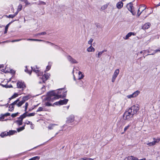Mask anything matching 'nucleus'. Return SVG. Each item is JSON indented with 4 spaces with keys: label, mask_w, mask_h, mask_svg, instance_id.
<instances>
[{
    "label": "nucleus",
    "mask_w": 160,
    "mask_h": 160,
    "mask_svg": "<svg viewBox=\"0 0 160 160\" xmlns=\"http://www.w3.org/2000/svg\"><path fill=\"white\" fill-rule=\"evenodd\" d=\"M139 110L138 106L133 105L127 110H126L123 115V118L125 120H129L134 114H136Z\"/></svg>",
    "instance_id": "1"
},
{
    "label": "nucleus",
    "mask_w": 160,
    "mask_h": 160,
    "mask_svg": "<svg viewBox=\"0 0 160 160\" xmlns=\"http://www.w3.org/2000/svg\"><path fill=\"white\" fill-rule=\"evenodd\" d=\"M62 89H59L56 91H52L48 92V93L47 99L49 101H53L54 100L60 98H63L66 97V92L63 93L62 95H59V92H58L62 90Z\"/></svg>",
    "instance_id": "2"
},
{
    "label": "nucleus",
    "mask_w": 160,
    "mask_h": 160,
    "mask_svg": "<svg viewBox=\"0 0 160 160\" xmlns=\"http://www.w3.org/2000/svg\"><path fill=\"white\" fill-rule=\"evenodd\" d=\"M19 101V100L18 99L10 104L8 107L9 108V111L11 112L12 111L14 110V106L15 104H16L17 102Z\"/></svg>",
    "instance_id": "3"
},
{
    "label": "nucleus",
    "mask_w": 160,
    "mask_h": 160,
    "mask_svg": "<svg viewBox=\"0 0 160 160\" xmlns=\"http://www.w3.org/2000/svg\"><path fill=\"white\" fill-rule=\"evenodd\" d=\"M139 93L140 91L137 90L134 92L132 94L127 96V97L128 98H133L137 96Z\"/></svg>",
    "instance_id": "4"
},
{
    "label": "nucleus",
    "mask_w": 160,
    "mask_h": 160,
    "mask_svg": "<svg viewBox=\"0 0 160 160\" xmlns=\"http://www.w3.org/2000/svg\"><path fill=\"white\" fill-rule=\"evenodd\" d=\"M127 7L128 10L130 11L133 15H134L133 12V8L134 7L133 6V4L132 2H130L127 5Z\"/></svg>",
    "instance_id": "5"
},
{
    "label": "nucleus",
    "mask_w": 160,
    "mask_h": 160,
    "mask_svg": "<svg viewBox=\"0 0 160 160\" xmlns=\"http://www.w3.org/2000/svg\"><path fill=\"white\" fill-rule=\"evenodd\" d=\"M67 58L68 61L72 64L78 63V62L76 60L72 58L69 55L68 56Z\"/></svg>",
    "instance_id": "6"
},
{
    "label": "nucleus",
    "mask_w": 160,
    "mask_h": 160,
    "mask_svg": "<svg viewBox=\"0 0 160 160\" xmlns=\"http://www.w3.org/2000/svg\"><path fill=\"white\" fill-rule=\"evenodd\" d=\"M17 86L18 88L24 89L25 87V84L23 82L18 81L17 83Z\"/></svg>",
    "instance_id": "7"
},
{
    "label": "nucleus",
    "mask_w": 160,
    "mask_h": 160,
    "mask_svg": "<svg viewBox=\"0 0 160 160\" xmlns=\"http://www.w3.org/2000/svg\"><path fill=\"white\" fill-rule=\"evenodd\" d=\"M74 120V116L73 115H71L67 118V123H71L73 122Z\"/></svg>",
    "instance_id": "8"
},
{
    "label": "nucleus",
    "mask_w": 160,
    "mask_h": 160,
    "mask_svg": "<svg viewBox=\"0 0 160 160\" xmlns=\"http://www.w3.org/2000/svg\"><path fill=\"white\" fill-rule=\"evenodd\" d=\"M154 140L152 142H149L147 143V144L149 146H152L155 145L156 143L158 142V141L157 139L154 138L153 139Z\"/></svg>",
    "instance_id": "9"
},
{
    "label": "nucleus",
    "mask_w": 160,
    "mask_h": 160,
    "mask_svg": "<svg viewBox=\"0 0 160 160\" xmlns=\"http://www.w3.org/2000/svg\"><path fill=\"white\" fill-rule=\"evenodd\" d=\"M135 33L133 32H129L125 37H123V38L125 40H127L132 35L135 36Z\"/></svg>",
    "instance_id": "10"
},
{
    "label": "nucleus",
    "mask_w": 160,
    "mask_h": 160,
    "mask_svg": "<svg viewBox=\"0 0 160 160\" xmlns=\"http://www.w3.org/2000/svg\"><path fill=\"white\" fill-rule=\"evenodd\" d=\"M49 78V74H44L42 77L43 82H44Z\"/></svg>",
    "instance_id": "11"
},
{
    "label": "nucleus",
    "mask_w": 160,
    "mask_h": 160,
    "mask_svg": "<svg viewBox=\"0 0 160 160\" xmlns=\"http://www.w3.org/2000/svg\"><path fill=\"white\" fill-rule=\"evenodd\" d=\"M124 160H138V158L132 156H130L126 157Z\"/></svg>",
    "instance_id": "12"
},
{
    "label": "nucleus",
    "mask_w": 160,
    "mask_h": 160,
    "mask_svg": "<svg viewBox=\"0 0 160 160\" xmlns=\"http://www.w3.org/2000/svg\"><path fill=\"white\" fill-rule=\"evenodd\" d=\"M151 26V24L149 22H147L144 24L142 27V29H147L149 28Z\"/></svg>",
    "instance_id": "13"
},
{
    "label": "nucleus",
    "mask_w": 160,
    "mask_h": 160,
    "mask_svg": "<svg viewBox=\"0 0 160 160\" xmlns=\"http://www.w3.org/2000/svg\"><path fill=\"white\" fill-rule=\"evenodd\" d=\"M59 101L60 103V105L66 104L68 102V99H65L63 100H61Z\"/></svg>",
    "instance_id": "14"
},
{
    "label": "nucleus",
    "mask_w": 160,
    "mask_h": 160,
    "mask_svg": "<svg viewBox=\"0 0 160 160\" xmlns=\"http://www.w3.org/2000/svg\"><path fill=\"white\" fill-rule=\"evenodd\" d=\"M57 125H58L55 124H50L48 127V128L49 130H50L53 129H54L55 126Z\"/></svg>",
    "instance_id": "15"
},
{
    "label": "nucleus",
    "mask_w": 160,
    "mask_h": 160,
    "mask_svg": "<svg viewBox=\"0 0 160 160\" xmlns=\"http://www.w3.org/2000/svg\"><path fill=\"white\" fill-rule=\"evenodd\" d=\"M123 6V3L121 1L118 2L116 5L118 9H121L122 7Z\"/></svg>",
    "instance_id": "16"
},
{
    "label": "nucleus",
    "mask_w": 160,
    "mask_h": 160,
    "mask_svg": "<svg viewBox=\"0 0 160 160\" xmlns=\"http://www.w3.org/2000/svg\"><path fill=\"white\" fill-rule=\"evenodd\" d=\"M27 112H26L24 113L22 115L20 116L18 118L19 120H21L22 121L23 118H25L26 117V113Z\"/></svg>",
    "instance_id": "17"
},
{
    "label": "nucleus",
    "mask_w": 160,
    "mask_h": 160,
    "mask_svg": "<svg viewBox=\"0 0 160 160\" xmlns=\"http://www.w3.org/2000/svg\"><path fill=\"white\" fill-rule=\"evenodd\" d=\"M25 39H17V40H12V41L11 42H18V41H19L22 40H25ZM11 41H9V40H7V41H4V42H0V43H6V42H10Z\"/></svg>",
    "instance_id": "18"
},
{
    "label": "nucleus",
    "mask_w": 160,
    "mask_h": 160,
    "mask_svg": "<svg viewBox=\"0 0 160 160\" xmlns=\"http://www.w3.org/2000/svg\"><path fill=\"white\" fill-rule=\"evenodd\" d=\"M119 69H116L114 73V74L113 75L112 77H115V78H116L117 77L119 73Z\"/></svg>",
    "instance_id": "19"
},
{
    "label": "nucleus",
    "mask_w": 160,
    "mask_h": 160,
    "mask_svg": "<svg viewBox=\"0 0 160 160\" xmlns=\"http://www.w3.org/2000/svg\"><path fill=\"white\" fill-rule=\"evenodd\" d=\"M87 51L88 52H94L95 49L92 46V45H91L90 47L87 48Z\"/></svg>",
    "instance_id": "20"
},
{
    "label": "nucleus",
    "mask_w": 160,
    "mask_h": 160,
    "mask_svg": "<svg viewBox=\"0 0 160 160\" xmlns=\"http://www.w3.org/2000/svg\"><path fill=\"white\" fill-rule=\"evenodd\" d=\"M35 67H31L32 69V70L34 72H35L36 73H37V72H38L39 71L38 68L37 66H35Z\"/></svg>",
    "instance_id": "21"
},
{
    "label": "nucleus",
    "mask_w": 160,
    "mask_h": 160,
    "mask_svg": "<svg viewBox=\"0 0 160 160\" xmlns=\"http://www.w3.org/2000/svg\"><path fill=\"white\" fill-rule=\"evenodd\" d=\"M8 135V133L6 132H2L0 134V136L2 137L3 138L5 136Z\"/></svg>",
    "instance_id": "22"
},
{
    "label": "nucleus",
    "mask_w": 160,
    "mask_h": 160,
    "mask_svg": "<svg viewBox=\"0 0 160 160\" xmlns=\"http://www.w3.org/2000/svg\"><path fill=\"white\" fill-rule=\"evenodd\" d=\"M7 132L8 133V135H11L15 133H17V132L15 130H11L9 131L8 132Z\"/></svg>",
    "instance_id": "23"
},
{
    "label": "nucleus",
    "mask_w": 160,
    "mask_h": 160,
    "mask_svg": "<svg viewBox=\"0 0 160 160\" xmlns=\"http://www.w3.org/2000/svg\"><path fill=\"white\" fill-rule=\"evenodd\" d=\"M40 158V157L38 156L33 157L30 159L29 160H38Z\"/></svg>",
    "instance_id": "24"
},
{
    "label": "nucleus",
    "mask_w": 160,
    "mask_h": 160,
    "mask_svg": "<svg viewBox=\"0 0 160 160\" xmlns=\"http://www.w3.org/2000/svg\"><path fill=\"white\" fill-rule=\"evenodd\" d=\"M18 96V94L17 93H15L13 95H12L10 98H9L10 100H11L14 98H15Z\"/></svg>",
    "instance_id": "25"
},
{
    "label": "nucleus",
    "mask_w": 160,
    "mask_h": 160,
    "mask_svg": "<svg viewBox=\"0 0 160 160\" xmlns=\"http://www.w3.org/2000/svg\"><path fill=\"white\" fill-rule=\"evenodd\" d=\"M78 74L79 76V79H81L83 78L84 76L82 74V72L79 71L78 72Z\"/></svg>",
    "instance_id": "26"
},
{
    "label": "nucleus",
    "mask_w": 160,
    "mask_h": 160,
    "mask_svg": "<svg viewBox=\"0 0 160 160\" xmlns=\"http://www.w3.org/2000/svg\"><path fill=\"white\" fill-rule=\"evenodd\" d=\"M44 110V108L43 107H40L37 109V112H40L42 111H43Z\"/></svg>",
    "instance_id": "27"
},
{
    "label": "nucleus",
    "mask_w": 160,
    "mask_h": 160,
    "mask_svg": "<svg viewBox=\"0 0 160 160\" xmlns=\"http://www.w3.org/2000/svg\"><path fill=\"white\" fill-rule=\"evenodd\" d=\"M24 129V126L22 127L19 128H17V131L18 132H19Z\"/></svg>",
    "instance_id": "28"
},
{
    "label": "nucleus",
    "mask_w": 160,
    "mask_h": 160,
    "mask_svg": "<svg viewBox=\"0 0 160 160\" xmlns=\"http://www.w3.org/2000/svg\"><path fill=\"white\" fill-rule=\"evenodd\" d=\"M22 122L21 120H18L16 122L17 123L18 125H21L22 124Z\"/></svg>",
    "instance_id": "29"
},
{
    "label": "nucleus",
    "mask_w": 160,
    "mask_h": 160,
    "mask_svg": "<svg viewBox=\"0 0 160 160\" xmlns=\"http://www.w3.org/2000/svg\"><path fill=\"white\" fill-rule=\"evenodd\" d=\"M104 51H105L104 50H103L102 51L99 52L98 54V58H100L101 57V56L102 54L104 52Z\"/></svg>",
    "instance_id": "30"
},
{
    "label": "nucleus",
    "mask_w": 160,
    "mask_h": 160,
    "mask_svg": "<svg viewBox=\"0 0 160 160\" xmlns=\"http://www.w3.org/2000/svg\"><path fill=\"white\" fill-rule=\"evenodd\" d=\"M107 7H108L107 5V4L104 5L102 6L101 7V9L102 10H104L105 9H106Z\"/></svg>",
    "instance_id": "31"
},
{
    "label": "nucleus",
    "mask_w": 160,
    "mask_h": 160,
    "mask_svg": "<svg viewBox=\"0 0 160 160\" xmlns=\"http://www.w3.org/2000/svg\"><path fill=\"white\" fill-rule=\"evenodd\" d=\"M142 8V12L146 8V6L145 5H142L141 6L140 8Z\"/></svg>",
    "instance_id": "32"
},
{
    "label": "nucleus",
    "mask_w": 160,
    "mask_h": 160,
    "mask_svg": "<svg viewBox=\"0 0 160 160\" xmlns=\"http://www.w3.org/2000/svg\"><path fill=\"white\" fill-rule=\"evenodd\" d=\"M35 113L34 112L28 114V115H26V116L28 117H31L34 116L35 115Z\"/></svg>",
    "instance_id": "33"
},
{
    "label": "nucleus",
    "mask_w": 160,
    "mask_h": 160,
    "mask_svg": "<svg viewBox=\"0 0 160 160\" xmlns=\"http://www.w3.org/2000/svg\"><path fill=\"white\" fill-rule=\"evenodd\" d=\"M38 5H45L46 3L44 2H43L42 1H39L38 2Z\"/></svg>",
    "instance_id": "34"
},
{
    "label": "nucleus",
    "mask_w": 160,
    "mask_h": 160,
    "mask_svg": "<svg viewBox=\"0 0 160 160\" xmlns=\"http://www.w3.org/2000/svg\"><path fill=\"white\" fill-rule=\"evenodd\" d=\"M22 5L21 4H20L18 6V8L17 9L18 11H19V12L20 11L22 10Z\"/></svg>",
    "instance_id": "35"
},
{
    "label": "nucleus",
    "mask_w": 160,
    "mask_h": 160,
    "mask_svg": "<svg viewBox=\"0 0 160 160\" xmlns=\"http://www.w3.org/2000/svg\"><path fill=\"white\" fill-rule=\"evenodd\" d=\"M93 40V39L91 38L88 42V44L90 45H92V43Z\"/></svg>",
    "instance_id": "36"
},
{
    "label": "nucleus",
    "mask_w": 160,
    "mask_h": 160,
    "mask_svg": "<svg viewBox=\"0 0 160 160\" xmlns=\"http://www.w3.org/2000/svg\"><path fill=\"white\" fill-rule=\"evenodd\" d=\"M131 125H130V124H129L127 126H126V127H125V128H124V132H125L128 129V128H129V127Z\"/></svg>",
    "instance_id": "37"
},
{
    "label": "nucleus",
    "mask_w": 160,
    "mask_h": 160,
    "mask_svg": "<svg viewBox=\"0 0 160 160\" xmlns=\"http://www.w3.org/2000/svg\"><path fill=\"white\" fill-rule=\"evenodd\" d=\"M18 112H17L15 113L12 114L11 115V116L13 118L15 117L18 115Z\"/></svg>",
    "instance_id": "38"
},
{
    "label": "nucleus",
    "mask_w": 160,
    "mask_h": 160,
    "mask_svg": "<svg viewBox=\"0 0 160 160\" xmlns=\"http://www.w3.org/2000/svg\"><path fill=\"white\" fill-rule=\"evenodd\" d=\"M28 41H39V39H27Z\"/></svg>",
    "instance_id": "39"
},
{
    "label": "nucleus",
    "mask_w": 160,
    "mask_h": 160,
    "mask_svg": "<svg viewBox=\"0 0 160 160\" xmlns=\"http://www.w3.org/2000/svg\"><path fill=\"white\" fill-rule=\"evenodd\" d=\"M5 117L3 116V115L1 114L0 117V121H2L4 119Z\"/></svg>",
    "instance_id": "40"
},
{
    "label": "nucleus",
    "mask_w": 160,
    "mask_h": 160,
    "mask_svg": "<svg viewBox=\"0 0 160 160\" xmlns=\"http://www.w3.org/2000/svg\"><path fill=\"white\" fill-rule=\"evenodd\" d=\"M16 105L18 107H19L21 106L22 105V104L21 103V102L20 101V102L19 101L18 102H17V103Z\"/></svg>",
    "instance_id": "41"
},
{
    "label": "nucleus",
    "mask_w": 160,
    "mask_h": 160,
    "mask_svg": "<svg viewBox=\"0 0 160 160\" xmlns=\"http://www.w3.org/2000/svg\"><path fill=\"white\" fill-rule=\"evenodd\" d=\"M45 104L46 106H52L51 104L49 102H46Z\"/></svg>",
    "instance_id": "42"
},
{
    "label": "nucleus",
    "mask_w": 160,
    "mask_h": 160,
    "mask_svg": "<svg viewBox=\"0 0 160 160\" xmlns=\"http://www.w3.org/2000/svg\"><path fill=\"white\" fill-rule=\"evenodd\" d=\"M47 34L46 32H43L41 33H39V35H43L46 34Z\"/></svg>",
    "instance_id": "43"
},
{
    "label": "nucleus",
    "mask_w": 160,
    "mask_h": 160,
    "mask_svg": "<svg viewBox=\"0 0 160 160\" xmlns=\"http://www.w3.org/2000/svg\"><path fill=\"white\" fill-rule=\"evenodd\" d=\"M22 98L26 101L29 99V97L28 96L24 97H23Z\"/></svg>",
    "instance_id": "44"
},
{
    "label": "nucleus",
    "mask_w": 160,
    "mask_h": 160,
    "mask_svg": "<svg viewBox=\"0 0 160 160\" xmlns=\"http://www.w3.org/2000/svg\"><path fill=\"white\" fill-rule=\"evenodd\" d=\"M7 17L8 18H13L15 17V15H14L13 14H10L8 16H7Z\"/></svg>",
    "instance_id": "45"
},
{
    "label": "nucleus",
    "mask_w": 160,
    "mask_h": 160,
    "mask_svg": "<svg viewBox=\"0 0 160 160\" xmlns=\"http://www.w3.org/2000/svg\"><path fill=\"white\" fill-rule=\"evenodd\" d=\"M28 105V102H26L25 103V111H26V112H27L26 110L27 109Z\"/></svg>",
    "instance_id": "46"
},
{
    "label": "nucleus",
    "mask_w": 160,
    "mask_h": 160,
    "mask_svg": "<svg viewBox=\"0 0 160 160\" xmlns=\"http://www.w3.org/2000/svg\"><path fill=\"white\" fill-rule=\"evenodd\" d=\"M12 23V22H9L8 24L5 27V28L6 29H8V28L9 25Z\"/></svg>",
    "instance_id": "47"
},
{
    "label": "nucleus",
    "mask_w": 160,
    "mask_h": 160,
    "mask_svg": "<svg viewBox=\"0 0 160 160\" xmlns=\"http://www.w3.org/2000/svg\"><path fill=\"white\" fill-rule=\"evenodd\" d=\"M3 116L5 117H7L8 116H10V114L8 112L5 114H3Z\"/></svg>",
    "instance_id": "48"
},
{
    "label": "nucleus",
    "mask_w": 160,
    "mask_h": 160,
    "mask_svg": "<svg viewBox=\"0 0 160 160\" xmlns=\"http://www.w3.org/2000/svg\"><path fill=\"white\" fill-rule=\"evenodd\" d=\"M54 105H60L59 101L53 103Z\"/></svg>",
    "instance_id": "49"
},
{
    "label": "nucleus",
    "mask_w": 160,
    "mask_h": 160,
    "mask_svg": "<svg viewBox=\"0 0 160 160\" xmlns=\"http://www.w3.org/2000/svg\"><path fill=\"white\" fill-rule=\"evenodd\" d=\"M160 52V48L158 49L155 50L154 51V53H156L158 52Z\"/></svg>",
    "instance_id": "50"
},
{
    "label": "nucleus",
    "mask_w": 160,
    "mask_h": 160,
    "mask_svg": "<svg viewBox=\"0 0 160 160\" xmlns=\"http://www.w3.org/2000/svg\"><path fill=\"white\" fill-rule=\"evenodd\" d=\"M51 68V67L50 66H47L46 67V71H48L50 68Z\"/></svg>",
    "instance_id": "51"
},
{
    "label": "nucleus",
    "mask_w": 160,
    "mask_h": 160,
    "mask_svg": "<svg viewBox=\"0 0 160 160\" xmlns=\"http://www.w3.org/2000/svg\"><path fill=\"white\" fill-rule=\"evenodd\" d=\"M26 123L28 125L29 124H30L31 125H32V122L29 121H27V122H26Z\"/></svg>",
    "instance_id": "52"
},
{
    "label": "nucleus",
    "mask_w": 160,
    "mask_h": 160,
    "mask_svg": "<svg viewBox=\"0 0 160 160\" xmlns=\"http://www.w3.org/2000/svg\"><path fill=\"white\" fill-rule=\"evenodd\" d=\"M116 78L112 77V82H114L115 81Z\"/></svg>",
    "instance_id": "53"
},
{
    "label": "nucleus",
    "mask_w": 160,
    "mask_h": 160,
    "mask_svg": "<svg viewBox=\"0 0 160 160\" xmlns=\"http://www.w3.org/2000/svg\"><path fill=\"white\" fill-rule=\"evenodd\" d=\"M25 2L26 5H29L30 4V3L27 0L25 1Z\"/></svg>",
    "instance_id": "54"
},
{
    "label": "nucleus",
    "mask_w": 160,
    "mask_h": 160,
    "mask_svg": "<svg viewBox=\"0 0 160 160\" xmlns=\"http://www.w3.org/2000/svg\"><path fill=\"white\" fill-rule=\"evenodd\" d=\"M96 27L97 28H101V25L99 24H97L96 25Z\"/></svg>",
    "instance_id": "55"
},
{
    "label": "nucleus",
    "mask_w": 160,
    "mask_h": 160,
    "mask_svg": "<svg viewBox=\"0 0 160 160\" xmlns=\"http://www.w3.org/2000/svg\"><path fill=\"white\" fill-rule=\"evenodd\" d=\"M25 101L22 98V100L20 102H21V103L22 104L25 102Z\"/></svg>",
    "instance_id": "56"
},
{
    "label": "nucleus",
    "mask_w": 160,
    "mask_h": 160,
    "mask_svg": "<svg viewBox=\"0 0 160 160\" xmlns=\"http://www.w3.org/2000/svg\"><path fill=\"white\" fill-rule=\"evenodd\" d=\"M19 12V11H18V10H17V11L13 14L14 15H15V17L18 14V12Z\"/></svg>",
    "instance_id": "57"
},
{
    "label": "nucleus",
    "mask_w": 160,
    "mask_h": 160,
    "mask_svg": "<svg viewBox=\"0 0 160 160\" xmlns=\"http://www.w3.org/2000/svg\"><path fill=\"white\" fill-rule=\"evenodd\" d=\"M81 159H82L83 160H89L88 158H82Z\"/></svg>",
    "instance_id": "58"
},
{
    "label": "nucleus",
    "mask_w": 160,
    "mask_h": 160,
    "mask_svg": "<svg viewBox=\"0 0 160 160\" xmlns=\"http://www.w3.org/2000/svg\"><path fill=\"white\" fill-rule=\"evenodd\" d=\"M46 42H47V43H50L51 45H53V43H51V42H49L47 41Z\"/></svg>",
    "instance_id": "59"
},
{
    "label": "nucleus",
    "mask_w": 160,
    "mask_h": 160,
    "mask_svg": "<svg viewBox=\"0 0 160 160\" xmlns=\"http://www.w3.org/2000/svg\"><path fill=\"white\" fill-rule=\"evenodd\" d=\"M155 53H154V52L153 53H152V54H148L147 55V56H148V55H153Z\"/></svg>",
    "instance_id": "60"
},
{
    "label": "nucleus",
    "mask_w": 160,
    "mask_h": 160,
    "mask_svg": "<svg viewBox=\"0 0 160 160\" xmlns=\"http://www.w3.org/2000/svg\"><path fill=\"white\" fill-rule=\"evenodd\" d=\"M42 73H43L42 72V73L40 72L38 74V76H40V75H42Z\"/></svg>",
    "instance_id": "61"
},
{
    "label": "nucleus",
    "mask_w": 160,
    "mask_h": 160,
    "mask_svg": "<svg viewBox=\"0 0 160 160\" xmlns=\"http://www.w3.org/2000/svg\"><path fill=\"white\" fill-rule=\"evenodd\" d=\"M7 31H8V30L6 29L5 28V31H4V33H6L7 32Z\"/></svg>",
    "instance_id": "62"
},
{
    "label": "nucleus",
    "mask_w": 160,
    "mask_h": 160,
    "mask_svg": "<svg viewBox=\"0 0 160 160\" xmlns=\"http://www.w3.org/2000/svg\"><path fill=\"white\" fill-rule=\"evenodd\" d=\"M142 13V12H140L139 13L138 12V17L140 15V14H141V13Z\"/></svg>",
    "instance_id": "63"
},
{
    "label": "nucleus",
    "mask_w": 160,
    "mask_h": 160,
    "mask_svg": "<svg viewBox=\"0 0 160 160\" xmlns=\"http://www.w3.org/2000/svg\"><path fill=\"white\" fill-rule=\"evenodd\" d=\"M30 75H31V74L32 71H30L28 72H27Z\"/></svg>",
    "instance_id": "64"
}]
</instances>
